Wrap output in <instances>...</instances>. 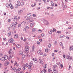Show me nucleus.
<instances>
[{"label": "nucleus", "instance_id": "1", "mask_svg": "<svg viewBox=\"0 0 73 73\" xmlns=\"http://www.w3.org/2000/svg\"><path fill=\"white\" fill-rule=\"evenodd\" d=\"M8 58V56H5L4 57H3L2 58H0V60L2 61H5L6 60H7Z\"/></svg>", "mask_w": 73, "mask_h": 73}, {"label": "nucleus", "instance_id": "2", "mask_svg": "<svg viewBox=\"0 0 73 73\" xmlns=\"http://www.w3.org/2000/svg\"><path fill=\"white\" fill-rule=\"evenodd\" d=\"M25 48V53L26 54H28L29 53V47L28 46H26Z\"/></svg>", "mask_w": 73, "mask_h": 73}, {"label": "nucleus", "instance_id": "3", "mask_svg": "<svg viewBox=\"0 0 73 73\" xmlns=\"http://www.w3.org/2000/svg\"><path fill=\"white\" fill-rule=\"evenodd\" d=\"M43 23H44V24H45L46 25H48V24H49V23L48 21L46 20H45V19L43 20Z\"/></svg>", "mask_w": 73, "mask_h": 73}, {"label": "nucleus", "instance_id": "4", "mask_svg": "<svg viewBox=\"0 0 73 73\" xmlns=\"http://www.w3.org/2000/svg\"><path fill=\"white\" fill-rule=\"evenodd\" d=\"M9 64V62L8 61H6L4 64V65L5 66H7Z\"/></svg>", "mask_w": 73, "mask_h": 73}, {"label": "nucleus", "instance_id": "5", "mask_svg": "<svg viewBox=\"0 0 73 73\" xmlns=\"http://www.w3.org/2000/svg\"><path fill=\"white\" fill-rule=\"evenodd\" d=\"M66 58L68 60H71L72 59V57L69 56V55H67L66 56Z\"/></svg>", "mask_w": 73, "mask_h": 73}, {"label": "nucleus", "instance_id": "6", "mask_svg": "<svg viewBox=\"0 0 73 73\" xmlns=\"http://www.w3.org/2000/svg\"><path fill=\"white\" fill-rule=\"evenodd\" d=\"M9 42L10 43H13V39L11 38L10 40H9Z\"/></svg>", "mask_w": 73, "mask_h": 73}, {"label": "nucleus", "instance_id": "7", "mask_svg": "<svg viewBox=\"0 0 73 73\" xmlns=\"http://www.w3.org/2000/svg\"><path fill=\"white\" fill-rule=\"evenodd\" d=\"M23 12V10L22 9L19 10L18 11V13L19 15H20L21 14V13Z\"/></svg>", "mask_w": 73, "mask_h": 73}, {"label": "nucleus", "instance_id": "8", "mask_svg": "<svg viewBox=\"0 0 73 73\" xmlns=\"http://www.w3.org/2000/svg\"><path fill=\"white\" fill-rule=\"evenodd\" d=\"M73 46H70L69 47V50H73Z\"/></svg>", "mask_w": 73, "mask_h": 73}, {"label": "nucleus", "instance_id": "9", "mask_svg": "<svg viewBox=\"0 0 73 73\" xmlns=\"http://www.w3.org/2000/svg\"><path fill=\"white\" fill-rule=\"evenodd\" d=\"M38 62L40 63L41 64H43V61L42 60L39 59L38 60Z\"/></svg>", "mask_w": 73, "mask_h": 73}, {"label": "nucleus", "instance_id": "10", "mask_svg": "<svg viewBox=\"0 0 73 73\" xmlns=\"http://www.w3.org/2000/svg\"><path fill=\"white\" fill-rule=\"evenodd\" d=\"M9 6L10 7L11 9H13V5H12V3H10L9 4Z\"/></svg>", "mask_w": 73, "mask_h": 73}, {"label": "nucleus", "instance_id": "11", "mask_svg": "<svg viewBox=\"0 0 73 73\" xmlns=\"http://www.w3.org/2000/svg\"><path fill=\"white\" fill-rule=\"evenodd\" d=\"M18 35L17 34H15L14 35V37L15 38H18L19 37H18Z\"/></svg>", "mask_w": 73, "mask_h": 73}, {"label": "nucleus", "instance_id": "12", "mask_svg": "<svg viewBox=\"0 0 73 73\" xmlns=\"http://www.w3.org/2000/svg\"><path fill=\"white\" fill-rule=\"evenodd\" d=\"M15 23H13L11 25L10 27H11V28H13V26H15Z\"/></svg>", "mask_w": 73, "mask_h": 73}, {"label": "nucleus", "instance_id": "13", "mask_svg": "<svg viewBox=\"0 0 73 73\" xmlns=\"http://www.w3.org/2000/svg\"><path fill=\"white\" fill-rule=\"evenodd\" d=\"M53 71L54 73H58V71L57 70H56L54 69L53 70Z\"/></svg>", "mask_w": 73, "mask_h": 73}, {"label": "nucleus", "instance_id": "14", "mask_svg": "<svg viewBox=\"0 0 73 73\" xmlns=\"http://www.w3.org/2000/svg\"><path fill=\"white\" fill-rule=\"evenodd\" d=\"M19 55H22L23 54V52L22 51H20L19 52Z\"/></svg>", "mask_w": 73, "mask_h": 73}, {"label": "nucleus", "instance_id": "15", "mask_svg": "<svg viewBox=\"0 0 73 73\" xmlns=\"http://www.w3.org/2000/svg\"><path fill=\"white\" fill-rule=\"evenodd\" d=\"M36 31V29L35 28H33L32 29V32H35Z\"/></svg>", "mask_w": 73, "mask_h": 73}, {"label": "nucleus", "instance_id": "16", "mask_svg": "<svg viewBox=\"0 0 73 73\" xmlns=\"http://www.w3.org/2000/svg\"><path fill=\"white\" fill-rule=\"evenodd\" d=\"M30 25V27H33V26L34 25H35V23H31Z\"/></svg>", "mask_w": 73, "mask_h": 73}, {"label": "nucleus", "instance_id": "17", "mask_svg": "<svg viewBox=\"0 0 73 73\" xmlns=\"http://www.w3.org/2000/svg\"><path fill=\"white\" fill-rule=\"evenodd\" d=\"M31 14L29 13L27 15V17H31Z\"/></svg>", "mask_w": 73, "mask_h": 73}, {"label": "nucleus", "instance_id": "18", "mask_svg": "<svg viewBox=\"0 0 73 73\" xmlns=\"http://www.w3.org/2000/svg\"><path fill=\"white\" fill-rule=\"evenodd\" d=\"M47 66H48V65L46 64H45L44 66V69H46V68H47Z\"/></svg>", "mask_w": 73, "mask_h": 73}, {"label": "nucleus", "instance_id": "19", "mask_svg": "<svg viewBox=\"0 0 73 73\" xmlns=\"http://www.w3.org/2000/svg\"><path fill=\"white\" fill-rule=\"evenodd\" d=\"M17 5H18V6H20V1H17Z\"/></svg>", "mask_w": 73, "mask_h": 73}, {"label": "nucleus", "instance_id": "20", "mask_svg": "<svg viewBox=\"0 0 73 73\" xmlns=\"http://www.w3.org/2000/svg\"><path fill=\"white\" fill-rule=\"evenodd\" d=\"M33 64V62H30L29 64L30 65H31V66H32Z\"/></svg>", "mask_w": 73, "mask_h": 73}, {"label": "nucleus", "instance_id": "21", "mask_svg": "<svg viewBox=\"0 0 73 73\" xmlns=\"http://www.w3.org/2000/svg\"><path fill=\"white\" fill-rule=\"evenodd\" d=\"M11 35V32H9L8 34V37H9Z\"/></svg>", "mask_w": 73, "mask_h": 73}, {"label": "nucleus", "instance_id": "22", "mask_svg": "<svg viewBox=\"0 0 73 73\" xmlns=\"http://www.w3.org/2000/svg\"><path fill=\"white\" fill-rule=\"evenodd\" d=\"M64 37V35H61L59 36V37H60V38H62V37Z\"/></svg>", "mask_w": 73, "mask_h": 73}, {"label": "nucleus", "instance_id": "23", "mask_svg": "<svg viewBox=\"0 0 73 73\" xmlns=\"http://www.w3.org/2000/svg\"><path fill=\"white\" fill-rule=\"evenodd\" d=\"M14 19L13 20L14 21H15V20H17V16H15L14 17Z\"/></svg>", "mask_w": 73, "mask_h": 73}, {"label": "nucleus", "instance_id": "24", "mask_svg": "<svg viewBox=\"0 0 73 73\" xmlns=\"http://www.w3.org/2000/svg\"><path fill=\"white\" fill-rule=\"evenodd\" d=\"M48 71L49 72H50L52 71V70L50 68H48Z\"/></svg>", "mask_w": 73, "mask_h": 73}, {"label": "nucleus", "instance_id": "25", "mask_svg": "<svg viewBox=\"0 0 73 73\" xmlns=\"http://www.w3.org/2000/svg\"><path fill=\"white\" fill-rule=\"evenodd\" d=\"M6 6L7 8H9V4L8 3H7L6 4Z\"/></svg>", "mask_w": 73, "mask_h": 73}, {"label": "nucleus", "instance_id": "26", "mask_svg": "<svg viewBox=\"0 0 73 73\" xmlns=\"http://www.w3.org/2000/svg\"><path fill=\"white\" fill-rule=\"evenodd\" d=\"M51 4L52 7H54V3H53V2H51Z\"/></svg>", "mask_w": 73, "mask_h": 73}, {"label": "nucleus", "instance_id": "27", "mask_svg": "<svg viewBox=\"0 0 73 73\" xmlns=\"http://www.w3.org/2000/svg\"><path fill=\"white\" fill-rule=\"evenodd\" d=\"M16 47L17 48H20V45L19 44L17 45L16 46Z\"/></svg>", "mask_w": 73, "mask_h": 73}, {"label": "nucleus", "instance_id": "28", "mask_svg": "<svg viewBox=\"0 0 73 73\" xmlns=\"http://www.w3.org/2000/svg\"><path fill=\"white\" fill-rule=\"evenodd\" d=\"M19 6L18 5L16 4L15 5V7L16 8H17L18 7V6Z\"/></svg>", "mask_w": 73, "mask_h": 73}, {"label": "nucleus", "instance_id": "29", "mask_svg": "<svg viewBox=\"0 0 73 73\" xmlns=\"http://www.w3.org/2000/svg\"><path fill=\"white\" fill-rule=\"evenodd\" d=\"M51 46H52V44H50V43H49V45L48 46V47L49 48H50V47H51Z\"/></svg>", "mask_w": 73, "mask_h": 73}, {"label": "nucleus", "instance_id": "30", "mask_svg": "<svg viewBox=\"0 0 73 73\" xmlns=\"http://www.w3.org/2000/svg\"><path fill=\"white\" fill-rule=\"evenodd\" d=\"M28 68L29 69H30L31 68V65H29L28 66Z\"/></svg>", "mask_w": 73, "mask_h": 73}, {"label": "nucleus", "instance_id": "31", "mask_svg": "<svg viewBox=\"0 0 73 73\" xmlns=\"http://www.w3.org/2000/svg\"><path fill=\"white\" fill-rule=\"evenodd\" d=\"M57 66L56 65H55L54 66H53V68L54 69H55L56 68Z\"/></svg>", "mask_w": 73, "mask_h": 73}, {"label": "nucleus", "instance_id": "32", "mask_svg": "<svg viewBox=\"0 0 73 73\" xmlns=\"http://www.w3.org/2000/svg\"><path fill=\"white\" fill-rule=\"evenodd\" d=\"M46 52H48V48H46L45 49Z\"/></svg>", "mask_w": 73, "mask_h": 73}, {"label": "nucleus", "instance_id": "33", "mask_svg": "<svg viewBox=\"0 0 73 73\" xmlns=\"http://www.w3.org/2000/svg\"><path fill=\"white\" fill-rule=\"evenodd\" d=\"M35 62H37V58H35V60H34Z\"/></svg>", "mask_w": 73, "mask_h": 73}, {"label": "nucleus", "instance_id": "34", "mask_svg": "<svg viewBox=\"0 0 73 73\" xmlns=\"http://www.w3.org/2000/svg\"><path fill=\"white\" fill-rule=\"evenodd\" d=\"M24 2H21L20 3V5H21L22 6H23V5H24Z\"/></svg>", "mask_w": 73, "mask_h": 73}, {"label": "nucleus", "instance_id": "35", "mask_svg": "<svg viewBox=\"0 0 73 73\" xmlns=\"http://www.w3.org/2000/svg\"><path fill=\"white\" fill-rule=\"evenodd\" d=\"M38 32L41 33V32H42V31L41 30V29H39L38 31Z\"/></svg>", "mask_w": 73, "mask_h": 73}, {"label": "nucleus", "instance_id": "36", "mask_svg": "<svg viewBox=\"0 0 73 73\" xmlns=\"http://www.w3.org/2000/svg\"><path fill=\"white\" fill-rule=\"evenodd\" d=\"M34 5H31V6L33 7H35V5H36V3H34Z\"/></svg>", "mask_w": 73, "mask_h": 73}, {"label": "nucleus", "instance_id": "37", "mask_svg": "<svg viewBox=\"0 0 73 73\" xmlns=\"http://www.w3.org/2000/svg\"><path fill=\"white\" fill-rule=\"evenodd\" d=\"M25 29H29V27L28 26H26L25 27Z\"/></svg>", "mask_w": 73, "mask_h": 73}, {"label": "nucleus", "instance_id": "38", "mask_svg": "<svg viewBox=\"0 0 73 73\" xmlns=\"http://www.w3.org/2000/svg\"><path fill=\"white\" fill-rule=\"evenodd\" d=\"M25 70V66L23 67V70Z\"/></svg>", "mask_w": 73, "mask_h": 73}, {"label": "nucleus", "instance_id": "39", "mask_svg": "<svg viewBox=\"0 0 73 73\" xmlns=\"http://www.w3.org/2000/svg\"><path fill=\"white\" fill-rule=\"evenodd\" d=\"M25 56L26 57H29V55L28 54H27L25 55Z\"/></svg>", "mask_w": 73, "mask_h": 73}, {"label": "nucleus", "instance_id": "40", "mask_svg": "<svg viewBox=\"0 0 73 73\" xmlns=\"http://www.w3.org/2000/svg\"><path fill=\"white\" fill-rule=\"evenodd\" d=\"M60 46H63V44L62 42H60Z\"/></svg>", "mask_w": 73, "mask_h": 73}, {"label": "nucleus", "instance_id": "41", "mask_svg": "<svg viewBox=\"0 0 73 73\" xmlns=\"http://www.w3.org/2000/svg\"><path fill=\"white\" fill-rule=\"evenodd\" d=\"M25 58V55L24 54H23L22 56V58Z\"/></svg>", "mask_w": 73, "mask_h": 73}, {"label": "nucleus", "instance_id": "42", "mask_svg": "<svg viewBox=\"0 0 73 73\" xmlns=\"http://www.w3.org/2000/svg\"><path fill=\"white\" fill-rule=\"evenodd\" d=\"M32 49V51H33L34 50V49H35V46H33Z\"/></svg>", "mask_w": 73, "mask_h": 73}, {"label": "nucleus", "instance_id": "43", "mask_svg": "<svg viewBox=\"0 0 73 73\" xmlns=\"http://www.w3.org/2000/svg\"><path fill=\"white\" fill-rule=\"evenodd\" d=\"M23 31H24L25 32H27V30H26V29H23Z\"/></svg>", "mask_w": 73, "mask_h": 73}, {"label": "nucleus", "instance_id": "44", "mask_svg": "<svg viewBox=\"0 0 73 73\" xmlns=\"http://www.w3.org/2000/svg\"><path fill=\"white\" fill-rule=\"evenodd\" d=\"M64 3L63 4V7H64V8H66V5H63Z\"/></svg>", "mask_w": 73, "mask_h": 73}, {"label": "nucleus", "instance_id": "45", "mask_svg": "<svg viewBox=\"0 0 73 73\" xmlns=\"http://www.w3.org/2000/svg\"><path fill=\"white\" fill-rule=\"evenodd\" d=\"M28 64L27 63H26L25 64V67H28Z\"/></svg>", "mask_w": 73, "mask_h": 73}, {"label": "nucleus", "instance_id": "46", "mask_svg": "<svg viewBox=\"0 0 73 73\" xmlns=\"http://www.w3.org/2000/svg\"><path fill=\"white\" fill-rule=\"evenodd\" d=\"M37 42V44H38V45L40 44V42L39 41L37 42Z\"/></svg>", "mask_w": 73, "mask_h": 73}, {"label": "nucleus", "instance_id": "47", "mask_svg": "<svg viewBox=\"0 0 73 73\" xmlns=\"http://www.w3.org/2000/svg\"><path fill=\"white\" fill-rule=\"evenodd\" d=\"M41 36H42V37H44V33H42V34L41 35Z\"/></svg>", "mask_w": 73, "mask_h": 73}, {"label": "nucleus", "instance_id": "48", "mask_svg": "<svg viewBox=\"0 0 73 73\" xmlns=\"http://www.w3.org/2000/svg\"><path fill=\"white\" fill-rule=\"evenodd\" d=\"M45 69H46V68H44V69H43V70H44V72L46 73V70H45Z\"/></svg>", "mask_w": 73, "mask_h": 73}, {"label": "nucleus", "instance_id": "49", "mask_svg": "<svg viewBox=\"0 0 73 73\" xmlns=\"http://www.w3.org/2000/svg\"><path fill=\"white\" fill-rule=\"evenodd\" d=\"M53 32H56V30L55 29H53Z\"/></svg>", "mask_w": 73, "mask_h": 73}, {"label": "nucleus", "instance_id": "50", "mask_svg": "<svg viewBox=\"0 0 73 73\" xmlns=\"http://www.w3.org/2000/svg\"><path fill=\"white\" fill-rule=\"evenodd\" d=\"M21 24H19L18 25V27H21Z\"/></svg>", "mask_w": 73, "mask_h": 73}, {"label": "nucleus", "instance_id": "51", "mask_svg": "<svg viewBox=\"0 0 73 73\" xmlns=\"http://www.w3.org/2000/svg\"><path fill=\"white\" fill-rule=\"evenodd\" d=\"M40 73H45V72H44V71L42 70L41 71Z\"/></svg>", "mask_w": 73, "mask_h": 73}, {"label": "nucleus", "instance_id": "52", "mask_svg": "<svg viewBox=\"0 0 73 73\" xmlns=\"http://www.w3.org/2000/svg\"><path fill=\"white\" fill-rule=\"evenodd\" d=\"M15 69H16V68L15 67L13 68L12 69V70H15Z\"/></svg>", "mask_w": 73, "mask_h": 73}, {"label": "nucleus", "instance_id": "53", "mask_svg": "<svg viewBox=\"0 0 73 73\" xmlns=\"http://www.w3.org/2000/svg\"><path fill=\"white\" fill-rule=\"evenodd\" d=\"M41 52V51L40 50H39L37 52V53H40Z\"/></svg>", "mask_w": 73, "mask_h": 73}, {"label": "nucleus", "instance_id": "54", "mask_svg": "<svg viewBox=\"0 0 73 73\" xmlns=\"http://www.w3.org/2000/svg\"><path fill=\"white\" fill-rule=\"evenodd\" d=\"M28 40L29 41H31V39L29 38H28Z\"/></svg>", "mask_w": 73, "mask_h": 73}, {"label": "nucleus", "instance_id": "55", "mask_svg": "<svg viewBox=\"0 0 73 73\" xmlns=\"http://www.w3.org/2000/svg\"><path fill=\"white\" fill-rule=\"evenodd\" d=\"M48 32L49 34L51 35V34L52 33L50 31H48Z\"/></svg>", "mask_w": 73, "mask_h": 73}, {"label": "nucleus", "instance_id": "56", "mask_svg": "<svg viewBox=\"0 0 73 73\" xmlns=\"http://www.w3.org/2000/svg\"><path fill=\"white\" fill-rule=\"evenodd\" d=\"M33 16L34 17H36V14H33Z\"/></svg>", "mask_w": 73, "mask_h": 73}, {"label": "nucleus", "instance_id": "57", "mask_svg": "<svg viewBox=\"0 0 73 73\" xmlns=\"http://www.w3.org/2000/svg\"><path fill=\"white\" fill-rule=\"evenodd\" d=\"M54 52H58V50H55L54 51Z\"/></svg>", "mask_w": 73, "mask_h": 73}, {"label": "nucleus", "instance_id": "58", "mask_svg": "<svg viewBox=\"0 0 73 73\" xmlns=\"http://www.w3.org/2000/svg\"><path fill=\"white\" fill-rule=\"evenodd\" d=\"M60 66H61V68H63V65L62 64H60Z\"/></svg>", "mask_w": 73, "mask_h": 73}, {"label": "nucleus", "instance_id": "59", "mask_svg": "<svg viewBox=\"0 0 73 73\" xmlns=\"http://www.w3.org/2000/svg\"><path fill=\"white\" fill-rule=\"evenodd\" d=\"M52 57H54V53H53L52 54Z\"/></svg>", "mask_w": 73, "mask_h": 73}, {"label": "nucleus", "instance_id": "60", "mask_svg": "<svg viewBox=\"0 0 73 73\" xmlns=\"http://www.w3.org/2000/svg\"><path fill=\"white\" fill-rule=\"evenodd\" d=\"M43 54V53L41 52L40 53V55H42Z\"/></svg>", "mask_w": 73, "mask_h": 73}, {"label": "nucleus", "instance_id": "61", "mask_svg": "<svg viewBox=\"0 0 73 73\" xmlns=\"http://www.w3.org/2000/svg\"><path fill=\"white\" fill-rule=\"evenodd\" d=\"M17 65V62H15V63L14 64V65Z\"/></svg>", "mask_w": 73, "mask_h": 73}, {"label": "nucleus", "instance_id": "62", "mask_svg": "<svg viewBox=\"0 0 73 73\" xmlns=\"http://www.w3.org/2000/svg\"><path fill=\"white\" fill-rule=\"evenodd\" d=\"M57 33H61V32H60L59 31H58L56 32Z\"/></svg>", "mask_w": 73, "mask_h": 73}, {"label": "nucleus", "instance_id": "63", "mask_svg": "<svg viewBox=\"0 0 73 73\" xmlns=\"http://www.w3.org/2000/svg\"><path fill=\"white\" fill-rule=\"evenodd\" d=\"M46 0H43V1L44 3H46Z\"/></svg>", "mask_w": 73, "mask_h": 73}, {"label": "nucleus", "instance_id": "64", "mask_svg": "<svg viewBox=\"0 0 73 73\" xmlns=\"http://www.w3.org/2000/svg\"><path fill=\"white\" fill-rule=\"evenodd\" d=\"M66 39H69V37H68V36H67L66 37Z\"/></svg>", "mask_w": 73, "mask_h": 73}]
</instances>
